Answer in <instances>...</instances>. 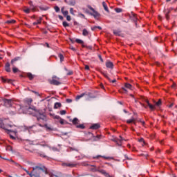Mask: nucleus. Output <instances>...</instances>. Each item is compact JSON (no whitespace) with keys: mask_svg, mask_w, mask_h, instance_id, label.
<instances>
[{"mask_svg":"<svg viewBox=\"0 0 177 177\" xmlns=\"http://www.w3.org/2000/svg\"><path fill=\"white\" fill-rule=\"evenodd\" d=\"M143 102H145L147 103V106H149L150 110H154V106L153 104H150L149 102V100H147L146 97H142Z\"/></svg>","mask_w":177,"mask_h":177,"instance_id":"obj_4","label":"nucleus"},{"mask_svg":"<svg viewBox=\"0 0 177 177\" xmlns=\"http://www.w3.org/2000/svg\"><path fill=\"white\" fill-rule=\"evenodd\" d=\"M62 25L64 26V27H70V25L68 24V23H67V21H64L62 23Z\"/></svg>","mask_w":177,"mask_h":177,"instance_id":"obj_41","label":"nucleus"},{"mask_svg":"<svg viewBox=\"0 0 177 177\" xmlns=\"http://www.w3.org/2000/svg\"><path fill=\"white\" fill-rule=\"evenodd\" d=\"M100 172L102 175H104V176H106V177L110 176V174L109 173L106 172L105 170H101Z\"/></svg>","mask_w":177,"mask_h":177,"instance_id":"obj_26","label":"nucleus"},{"mask_svg":"<svg viewBox=\"0 0 177 177\" xmlns=\"http://www.w3.org/2000/svg\"><path fill=\"white\" fill-rule=\"evenodd\" d=\"M1 80L3 82H8V84H12V80L10 79H5L4 77H1Z\"/></svg>","mask_w":177,"mask_h":177,"instance_id":"obj_20","label":"nucleus"},{"mask_svg":"<svg viewBox=\"0 0 177 177\" xmlns=\"http://www.w3.org/2000/svg\"><path fill=\"white\" fill-rule=\"evenodd\" d=\"M7 161H10V162H12V164H14V165H15V167H18V168H23V166L16 162H15V160H12V159H6Z\"/></svg>","mask_w":177,"mask_h":177,"instance_id":"obj_10","label":"nucleus"},{"mask_svg":"<svg viewBox=\"0 0 177 177\" xmlns=\"http://www.w3.org/2000/svg\"><path fill=\"white\" fill-rule=\"evenodd\" d=\"M54 118L55 120H59V123L61 124V125H64V124H67V122L64 119H62V118H60V116L59 115H55Z\"/></svg>","mask_w":177,"mask_h":177,"instance_id":"obj_7","label":"nucleus"},{"mask_svg":"<svg viewBox=\"0 0 177 177\" xmlns=\"http://www.w3.org/2000/svg\"><path fill=\"white\" fill-rule=\"evenodd\" d=\"M86 95H87V96H88V97H91V99H95V97H96V96L93 95L92 93H87Z\"/></svg>","mask_w":177,"mask_h":177,"instance_id":"obj_31","label":"nucleus"},{"mask_svg":"<svg viewBox=\"0 0 177 177\" xmlns=\"http://www.w3.org/2000/svg\"><path fill=\"white\" fill-rule=\"evenodd\" d=\"M24 110H28V111H35V113H37L36 115V118L37 121L39 122H44L46 121V116L42 113H39V111L35 108V106H32V107H24V106H20V109H19V114H24L26 111Z\"/></svg>","mask_w":177,"mask_h":177,"instance_id":"obj_1","label":"nucleus"},{"mask_svg":"<svg viewBox=\"0 0 177 177\" xmlns=\"http://www.w3.org/2000/svg\"><path fill=\"white\" fill-rule=\"evenodd\" d=\"M106 67L107 68H111V69H113V67H114V64H113V62H110V61H107L106 62Z\"/></svg>","mask_w":177,"mask_h":177,"instance_id":"obj_13","label":"nucleus"},{"mask_svg":"<svg viewBox=\"0 0 177 177\" xmlns=\"http://www.w3.org/2000/svg\"><path fill=\"white\" fill-rule=\"evenodd\" d=\"M73 102V100L71 99H66V103H71Z\"/></svg>","mask_w":177,"mask_h":177,"instance_id":"obj_51","label":"nucleus"},{"mask_svg":"<svg viewBox=\"0 0 177 177\" xmlns=\"http://www.w3.org/2000/svg\"><path fill=\"white\" fill-rule=\"evenodd\" d=\"M70 14L71 15H74V9L73 8H70Z\"/></svg>","mask_w":177,"mask_h":177,"instance_id":"obj_47","label":"nucleus"},{"mask_svg":"<svg viewBox=\"0 0 177 177\" xmlns=\"http://www.w3.org/2000/svg\"><path fill=\"white\" fill-rule=\"evenodd\" d=\"M87 8L90 9V10L93 11V12H90L89 15H91V16H93L95 20H99V17H100V14L97 12V11L95 10V8H92V6H91L90 5L87 6Z\"/></svg>","mask_w":177,"mask_h":177,"instance_id":"obj_3","label":"nucleus"},{"mask_svg":"<svg viewBox=\"0 0 177 177\" xmlns=\"http://www.w3.org/2000/svg\"><path fill=\"white\" fill-rule=\"evenodd\" d=\"M66 20L68 21H71V16L70 15H66Z\"/></svg>","mask_w":177,"mask_h":177,"instance_id":"obj_45","label":"nucleus"},{"mask_svg":"<svg viewBox=\"0 0 177 177\" xmlns=\"http://www.w3.org/2000/svg\"><path fill=\"white\" fill-rule=\"evenodd\" d=\"M86 93H83L81 95H79L76 97V100H80V99H81V97H84V95H85Z\"/></svg>","mask_w":177,"mask_h":177,"instance_id":"obj_32","label":"nucleus"},{"mask_svg":"<svg viewBox=\"0 0 177 177\" xmlns=\"http://www.w3.org/2000/svg\"><path fill=\"white\" fill-rule=\"evenodd\" d=\"M62 107V103L60 102H55L54 105V109H59Z\"/></svg>","mask_w":177,"mask_h":177,"instance_id":"obj_24","label":"nucleus"},{"mask_svg":"<svg viewBox=\"0 0 177 177\" xmlns=\"http://www.w3.org/2000/svg\"><path fill=\"white\" fill-rule=\"evenodd\" d=\"M70 49H71V50H73V52H75L77 50V49H75V48H74L73 46H70Z\"/></svg>","mask_w":177,"mask_h":177,"instance_id":"obj_50","label":"nucleus"},{"mask_svg":"<svg viewBox=\"0 0 177 177\" xmlns=\"http://www.w3.org/2000/svg\"><path fill=\"white\" fill-rule=\"evenodd\" d=\"M102 6L104 10L107 12V13H110V10H109V7H107V4L106 3V2L104 1L102 2Z\"/></svg>","mask_w":177,"mask_h":177,"instance_id":"obj_19","label":"nucleus"},{"mask_svg":"<svg viewBox=\"0 0 177 177\" xmlns=\"http://www.w3.org/2000/svg\"><path fill=\"white\" fill-rule=\"evenodd\" d=\"M41 21H42V18L40 17L39 19L37 20L36 22L33 23V26H37V24H41Z\"/></svg>","mask_w":177,"mask_h":177,"instance_id":"obj_25","label":"nucleus"},{"mask_svg":"<svg viewBox=\"0 0 177 177\" xmlns=\"http://www.w3.org/2000/svg\"><path fill=\"white\" fill-rule=\"evenodd\" d=\"M75 42H77V44H84V41H82L80 39H76Z\"/></svg>","mask_w":177,"mask_h":177,"instance_id":"obj_39","label":"nucleus"},{"mask_svg":"<svg viewBox=\"0 0 177 177\" xmlns=\"http://www.w3.org/2000/svg\"><path fill=\"white\" fill-rule=\"evenodd\" d=\"M76 128H80V129H85V126L83 124H77L76 125Z\"/></svg>","mask_w":177,"mask_h":177,"instance_id":"obj_33","label":"nucleus"},{"mask_svg":"<svg viewBox=\"0 0 177 177\" xmlns=\"http://www.w3.org/2000/svg\"><path fill=\"white\" fill-rule=\"evenodd\" d=\"M12 71L14 74H16V73H19V71H20L19 70V68H16V66H15L14 65V66H12Z\"/></svg>","mask_w":177,"mask_h":177,"instance_id":"obj_30","label":"nucleus"},{"mask_svg":"<svg viewBox=\"0 0 177 177\" xmlns=\"http://www.w3.org/2000/svg\"><path fill=\"white\" fill-rule=\"evenodd\" d=\"M140 142H143V143H145V140L143 138H140Z\"/></svg>","mask_w":177,"mask_h":177,"instance_id":"obj_64","label":"nucleus"},{"mask_svg":"<svg viewBox=\"0 0 177 177\" xmlns=\"http://www.w3.org/2000/svg\"><path fill=\"white\" fill-rule=\"evenodd\" d=\"M82 35H84V37H88V35H89V32L88 31V30L83 29Z\"/></svg>","mask_w":177,"mask_h":177,"instance_id":"obj_22","label":"nucleus"},{"mask_svg":"<svg viewBox=\"0 0 177 177\" xmlns=\"http://www.w3.org/2000/svg\"><path fill=\"white\" fill-rule=\"evenodd\" d=\"M125 88H127V89H131V88H132V85H131V84L129 83H126L124 85Z\"/></svg>","mask_w":177,"mask_h":177,"instance_id":"obj_37","label":"nucleus"},{"mask_svg":"<svg viewBox=\"0 0 177 177\" xmlns=\"http://www.w3.org/2000/svg\"><path fill=\"white\" fill-rule=\"evenodd\" d=\"M99 157H102L103 158H105L106 160H108V158H109L108 157L102 156H100H100H97V158H99Z\"/></svg>","mask_w":177,"mask_h":177,"instance_id":"obj_52","label":"nucleus"},{"mask_svg":"<svg viewBox=\"0 0 177 177\" xmlns=\"http://www.w3.org/2000/svg\"><path fill=\"white\" fill-rule=\"evenodd\" d=\"M98 57H99L100 62H102V63H103V62H104V61L103 60V58H102V55H98Z\"/></svg>","mask_w":177,"mask_h":177,"instance_id":"obj_49","label":"nucleus"},{"mask_svg":"<svg viewBox=\"0 0 177 177\" xmlns=\"http://www.w3.org/2000/svg\"><path fill=\"white\" fill-rule=\"evenodd\" d=\"M32 102V99H30V100H28V104H31Z\"/></svg>","mask_w":177,"mask_h":177,"instance_id":"obj_56","label":"nucleus"},{"mask_svg":"<svg viewBox=\"0 0 177 177\" xmlns=\"http://www.w3.org/2000/svg\"><path fill=\"white\" fill-rule=\"evenodd\" d=\"M109 82H112L113 84H115V82H117V80L114 79L113 80L109 81Z\"/></svg>","mask_w":177,"mask_h":177,"instance_id":"obj_55","label":"nucleus"},{"mask_svg":"<svg viewBox=\"0 0 177 177\" xmlns=\"http://www.w3.org/2000/svg\"><path fill=\"white\" fill-rule=\"evenodd\" d=\"M58 17H59V20H63V16H62V15H58Z\"/></svg>","mask_w":177,"mask_h":177,"instance_id":"obj_58","label":"nucleus"},{"mask_svg":"<svg viewBox=\"0 0 177 177\" xmlns=\"http://www.w3.org/2000/svg\"><path fill=\"white\" fill-rule=\"evenodd\" d=\"M50 84H51V85H60L62 83L60 82H59L58 80H56L55 79H52V80L50 81Z\"/></svg>","mask_w":177,"mask_h":177,"instance_id":"obj_12","label":"nucleus"},{"mask_svg":"<svg viewBox=\"0 0 177 177\" xmlns=\"http://www.w3.org/2000/svg\"><path fill=\"white\" fill-rule=\"evenodd\" d=\"M21 60V57H16L11 60V64L12 67H15V64H16V62H19Z\"/></svg>","mask_w":177,"mask_h":177,"instance_id":"obj_8","label":"nucleus"},{"mask_svg":"<svg viewBox=\"0 0 177 177\" xmlns=\"http://www.w3.org/2000/svg\"><path fill=\"white\" fill-rule=\"evenodd\" d=\"M9 127L12 128V125L5 126V124H1V128L5 129V131H7L8 132H14L13 130L9 129Z\"/></svg>","mask_w":177,"mask_h":177,"instance_id":"obj_9","label":"nucleus"},{"mask_svg":"<svg viewBox=\"0 0 177 177\" xmlns=\"http://www.w3.org/2000/svg\"><path fill=\"white\" fill-rule=\"evenodd\" d=\"M115 11L116 13H121L122 12V9L121 8H115Z\"/></svg>","mask_w":177,"mask_h":177,"instance_id":"obj_40","label":"nucleus"},{"mask_svg":"<svg viewBox=\"0 0 177 177\" xmlns=\"http://www.w3.org/2000/svg\"><path fill=\"white\" fill-rule=\"evenodd\" d=\"M67 75H73V71H70L68 73Z\"/></svg>","mask_w":177,"mask_h":177,"instance_id":"obj_54","label":"nucleus"},{"mask_svg":"<svg viewBox=\"0 0 177 177\" xmlns=\"http://www.w3.org/2000/svg\"><path fill=\"white\" fill-rule=\"evenodd\" d=\"M6 24H15L16 23V20L12 19V20H8L6 21Z\"/></svg>","mask_w":177,"mask_h":177,"instance_id":"obj_27","label":"nucleus"},{"mask_svg":"<svg viewBox=\"0 0 177 177\" xmlns=\"http://www.w3.org/2000/svg\"><path fill=\"white\" fill-rule=\"evenodd\" d=\"M85 70H89V66L86 65L85 66Z\"/></svg>","mask_w":177,"mask_h":177,"instance_id":"obj_59","label":"nucleus"},{"mask_svg":"<svg viewBox=\"0 0 177 177\" xmlns=\"http://www.w3.org/2000/svg\"><path fill=\"white\" fill-rule=\"evenodd\" d=\"M27 77L29 78V80H33L34 79V76L32 75V74H31L30 73H27Z\"/></svg>","mask_w":177,"mask_h":177,"instance_id":"obj_34","label":"nucleus"},{"mask_svg":"<svg viewBox=\"0 0 177 177\" xmlns=\"http://www.w3.org/2000/svg\"><path fill=\"white\" fill-rule=\"evenodd\" d=\"M58 57L60 59L61 62H63V60H64V56L63 55V54H59Z\"/></svg>","mask_w":177,"mask_h":177,"instance_id":"obj_36","label":"nucleus"},{"mask_svg":"<svg viewBox=\"0 0 177 177\" xmlns=\"http://www.w3.org/2000/svg\"><path fill=\"white\" fill-rule=\"evenodd\" d=\"M101 74H102V75H104V77H105V78H107L109 81H111V79L107 75L106 73L102 71Z\"/></svg>","mask_w":177,"mask_h":177,"instance_id":"obj_29","label":"nucleus"},{"mask_svg":"<svg viewBox=\"0 0 177 177\" xmlns=\"http://www.w3.org/2000/svg\"><path fill=\"white\" fill-rule=\"evenodd\" d=\"M96 28H98V30H102V27H100V26H93V27H91L92 31H95V30H96Z\"/></svg>","mask_w":177,"mask_h":177,"instance_id":"obj_38","label":"nucleus"},{"mask_svg":"<svg viewBox=\"0 0 177 177\" xmlns=\"http://www.w3.org/2000/svg\"><path fill=\"white\" fill-rule=\"evenodd\" d=\"M24 12L25 13H27V14L30 13V8L24 9Z\"/></svg>","mask_w":177,"mask_h":177,"instance_id":"obj_46","label":"nucleus"},{"mask_svg":"<svg viewBox=\"0 0 177 177\" xmlns=\"http://www.w3.org/2000/svg\"><path fill=\"white\" fill-rule=\"evenodd\" d=\"M127 124H134L136 125V119L135 118L132 117L131 119H129L127 120Z\"/></svg>","mask_w":177,"mask_h":177,"instance_id":"obj_15","label":"nucleus"},{"mask_svg":"<svg viewBox=\"0 0 177 177\" xmlns=\"http://www.w3.org/2000/svg\"><path fill=\"white\" fill-rule=\"evenodd\" d=\"M66 113V110H62L60 111L59 114H61V115H65Z\"/></svg>","mask_w":177,"mask_h":177,"instance_id":"obj_43","label":"nucleus"},{"mask_svg":"<svg viewBox=\"0 0 177 177\" xmlns=\"http://www.w3.org/2000/svg\"><path fill=\"white\" fill-rule=\"evenodd\" d=\"M10 138L11 139H16V138H15V136L10 135Z\"/></svg>","mask_w":177,"mask_h":177,"instance_id":"obj_61","label":"nucleus"},{"mask_svg":"<svg viewBox=\"0 0 177 177\" xmlns=\"http://www.w3.org/2000/svg\"><path fill=\"white\" fill-rule=\"evenodd\" d=\"M100 128V124H93L92 126L90 127V129H99Z\"/></svg>","mask_w":177,"mask_h":177,"instance_id":"obj_18","label":"nucleus"},{"mask_svg":"<svg viewBox=\"0 0 177 177\" xmlns=\"http://www.w3.org/2000/svg\"><path fill=\"white\" fill-rule=\"evenodd\" d=\"M86 48L87 49H90L91 50H92V46H86Z\"/></svg>","mask_w":177,"mask_h":177,"instance_id":"obj_53","label":"nucleus"},{"mask_svg":"<svg viewBox=\"0 0 177 177\" xmlns=\"http://www.w3.org/2000/svg\"><path fill=\"white\" fill-rule=\"evenodd\" d=\"M61 12L64 16H67V15H68V11L64 10V7L61 8Z\"/></svg>","mask_w":177,"mask_h":177,"instance_id":"obj_21","label":"nucleus"},{"mask_svg":"<svg viewBox=\"0 0 177 177\" xmlns=\"http://www.w3.org/2000/svg\"><path fill=\"white\" fill-rule=\"evenodd\" d=\"M78 16H79V17H82V19H86L85 15L82 13H79Z\"/></svg>","mask_w":177,"mask_h":177,"instance_id":"obj_44","label":"nucleus"},{"mask_svg":"<svg viewBox=\"0 0 177 177\" xmlns=\"http://www.w3.org/2000/svg\"><path fill=\"white\" fill-rule=\"evenodd\" d=\"M70 121H71V122L73 124V125H78V124H80V120H78V118H73V120H70Z\"/></svg>","mask_w":177,"mask_h":177,"instance_id":"obj_17","label":"nucleus"},{"mask_svg":"<svg viewBox=\"0 0 177 177\" xmlns=\"http://www.w3.org/2000/svg\"><path fill=\"white\" fill-rule=\"evenodd\" d=\"M44 127H45V128H46L47 129H48V131H52V129H51L50 127H49L48 126V124H45Z\"/></svg>","mask_w":177,"mask_h":177,"instance_id":"obj_48","label":"nucleus"},{"mask_svg":"<svg viewBox=\"0 0 177 177\" xmlns=\"http://www.w3.org/2000/svg\"><path fill=\"white\" fill-rule=\"evenodd\" d=\"M54 9H55V12H60V8H59V6H55L54 7Z\"/></svg>","mask_w":177,"mask_h":177,"instance_id":"obj_42","label":"nucleus"},{"mask_svg":"<svg viewBox=\"0 0 177 177\" xmlns=\"http://www.w3.org/2000/svg\"><path fill=\"white\" fill-rule=\"evenodd\" d=\"M55 79L60 80V79H59V77H57V76H56V75L53 76V80H55Z\"/></svg>","mask_w":177,"mask_h":177,"instance_id":"obj_57","label":"nucleus"},{"mask_svg":"<svg viewBox=\"0 0 177 177\" xmlns=\"http://www.w3.org/2000/svg\"><path fill=\"white\" fill-rule=\"evenodd\" d=\"M64 2L66 3V5H69V6H75V3H77L75 0H64Z\"/></svg>","mask_w":177,"mask_h":177,"instance_id":"obj_5","label":"nucleus"},{"mask_svg":"<svg viewBox=\"0 0 177 177\" xmlns=\"http://www.w3.org/2000/svg\"><path fill=\"white\" fill-rule=\"evenodd\" d=\"M119 138H120L115 140V142L117 143L118 146H122V142L124 140L122 139V137L121 136Z\"/></svg>","mask_w":177,"mask_h":177,"instance_id":"obj_16","label":"nucleus"},{"mask_svg":"<svg viewBox=\"0 0 177 177\" xmlns=\"http://www.w3.org/2000/svg\"><path fill=\"white\" fill-rule=\"evenodd\" d=\"M30 9L32 10V12H38V10H37V6H34V4L30 6Z\"/></svg>","mask_w":177,"mask_h":177,"instance_id":"obj_28","label":"nucleus"},{"mask_svg":"<svg viewBox=\"0 0 177 177\" xmlns=\"http://www.w3.org/2000/svg\"><path fill=\"white\" fill-rule=\"evenodd\" d=\"M39 156L40 157H46V156H45L44 153H40Z\"/></svg>","mask_w":177,"mask_h":177,"instance_id":"obj_60","label":"nucleus"},{"mask_svg":"<svg viewBox=\"0 0 177 177\" xmlns=\"http://www.w3.org/2000/svg\"><path fill=\"white\" fill-rule=\"evenodd\" d=\"M162 104V101L161 99H158V101L156 102V107H160Z\"/></svg>","mask_w":177,"mask_h":177,"instance_id":"obj_23","label":"nucleus"},{"mask_svg":"<svg viewBox=\"0 0 177 177\" xmlns=\"http://www.w3.org/2000/svg\"><path fill=\"white\" fill-rule=\"evenodd\" d=\"M29 5H30V6H32V5H34V4L32 3V1H29Z\"/></svg>","mask_w":177,"mask_h":177,"instance_id":"obj_63","label":"nucleus"},{"mask_svg":"<svg viewBox=\"0 0 177 177\" xmlns=\"http://www.w3.org/2000/svg\"><path fill=\"white\" fill-rule=\"evenodd\" d=\"M4 68L7 73H10V64L9 62L6 63Z\"/></svg>","mask_w":177,"mask_h":177,"instance_id":"obj_14","label":"nucleus"},{"mask_svg":"<svg viewBox=\"0 0 177 177\" xmlns=\"http://www.w3.org/2000/svg\"><path fill=\"white\" fill-rule=\"evenodd\" d=\"M3 102L6 107H10L12 106V100L4 99Z\"/></svg>","mask_w":177,"mask_h":177,"instance_id":"obj_6","label":"nucleus"},{"mask_svg":"<svg viewBox=\"0 0 177 177\" xmlns=\"http://www.w3.org/2000/svg\"><path fill=\"white\" fill-rule=\"evenodd\" d=\"M176 84H173V85H171V88H176Z\"/></svg>","mask_w":177,"mask_h":177,"instance_id":"obj_62","label":"nucleus"},{"mask_svg":"<svg viewBox=\"0 0 177 177\" xmlns=\"http://www.w3.org/2000/svg\"><path fill=\"white\" fill-rule=\"evenodd\" d=\"M39 8L40 9V10H44V11H46V10H48L49 7H42V6H39Z\"/></svg>","mask_w":177,"mask_h":177,"instance_id":"obj_35","label":"nucleus"},{"mask_svg":"<svg viewBox=\"0 0 177 177\" xmlns=\"http://www.w3.org/2000/svg\"><path fill=\"white\" fill-rule=\"evenodd\" d=\"M21 169L26 172L27 175H29L30 177H41V172H45V174H48V171L46 169H44L39 166H35L32 167L31 171L27 170L26 169L22 167Z\"/></svg>","mask_w":177,"mask_h":177,"instance_id":"obj_2","label":"nucleus"},{"mask_svg":"<svg viewBox=\"0 0 177 177\" xmlns=\"http://www.w3.org/2000/svg\"><path fill=\"white\" fill-rule=\"evenodd\" d=\"M62 165L64 167H69V168H74V167H76L77 164L70 162V163H63Z\"/></svg>","mask_w":177,"mask_h":177,"instance_id":"obj_11","label":"nucleus"}]
</instances>
